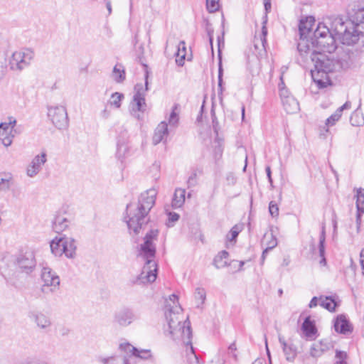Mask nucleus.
<instances>
[{"label": "nucleus", "mask_w": 364, "mask_h": 364, "mask_svg": "<svg viewBox=\"0 0 364 364\" xmlns=\"http://www.w3.org/2000/svg\"><path fill=\"white\" fill-rule=\"evenodd\" d=\"M23 364H48L47 362L36 358H28Z\"/></svg>", "instance_id": "6e6d98bb"}, {"label": "nucleus", "mask_w": 364, "mask_h": 364, "mask_svg": "<svg viewBox=\"0 0 364 364\" xmlns=\"http://www.w3.org/2000/svg\"><path fill=\"white\" fill-rule=\"evenodd\" d=\"M358 117L357 114H353L350 119L351 124L353 126H360L363 123V119H361L360 122H354V119Z\"/></svg>", "instance_id": "13d9d810"}, {"label": "nucleus", "mask_w": 364, "mask_h": 364, "mask_svg": "<svg viewBox=\"0 0 364 364\" xmlns=\"http://www.w3.org/2000/svg\"><path fill=\"white\" fill-rule=\"evenodd\" d=\"M70 220L64 215H58L53 222V229L57 233H60L68 228Z\"/></svg>", "instance_id": "5701e85b"}, {"label": "nucleus", "mask_w": 364, "mask_h": 364, "mask_svg": "<svg viewBox=\"0 0 364 364\" xmlns=\"http://www.w3.org/2000/svg\"><path fill=\"white\" fill-rule=\"evenodd\" d=\"M63 253L68 258H73L75 255L76 244L75 240L70 237H64Z\"/></svg>", "instance_id": "a878e982"}, {"label": "nucleus", "mask_w": 364, "mask_h": 364, "mask_svg": "<svg viewBox=\"0 0 364 364\" xmlns=\"http://www.w3.org/2000/svg\"><path fill=\"white\" fill-rule=\"evenodd\" d=\"M11 181L8 178H0V191H7L11 187Z\"/></svg>", "instance_id": "8fccbe9b"}, {"label": "nucleus", "mask_w": 364, "mask_h": 364, "mask_svg": "<svg viewBox=\"0 0 364 364\" xmlns=\"http://www.w3.org/2000/svg\"><path fill=\"white\" fill-rule=\"evenodd\" d=\"M223 151V141L219 138H216L214 141V150H213V155H214L215 161H219L222 158Z\"/></svg>", "instance_id": "c9c22d12"}, {"label": "nucleus", "mask_w": 364, "mask_h": 364, "mask_svg": "<svg viewBox=\"0 0 364 364\" xmlns=\"http://www.w3.org/2000/svg\"><path fill=\"white\" fill-rule=\"evenodd\" d=\"M264 6L265 11L269 12L271 9V0H264Z\"/></svg>", "instance_id": "052dcab7"}, {"label": "nucleus", "mask_w": 364, "mask_h": 364, "mask_svg": "<svg viewBox=\"0 0 364 364\" xmlns=\"http://www.w3.org/2000/svg\"><path fill=\"white\" fill-rule=\"evenodd\" d=\"M48 117L53 124L59 129H65L68 126V113L64 106L58 105L49 107Z\"/></svg>", "instance_id": "1a4fd4ad"}, {"label": "nucleus", "mask_w": 364, "mask_h": 364, "mask_svg": "<svg viewBox=\"0 0 364 364\" xmlns=\"http://www.w3.org/2000/svg\"><path fill=\"white\" fill-rule=\"evenodd\" d=\"M16 123V119L10 118L8 123L0 124V140L5 146H9L12 143L14 136L12 132Z\"/></svg>", "instance_id": "4468645a"}, {"label": "nucleus", "mask_w": 364, "mask_h": 364, "mask_svg": "<svg viewBox=\"0 0 364 364\" xmlns=\"http://www.w3.org/2000/svg\"><path fill=\"white\" fill-rule=\"evenodd\" d=\"M222 85H223V77H218V88L221 92L223 91Z\"/></svg>", "instance_id": "338daca9"}, {"label": "nucleus", "mask_w": 364, "mask_h": 364, "mask_svg": "<svg viewBox=\"0 0 364 364\" xmlns=\"http://www.w3.org/2000/svg\"><path fill=\"white\" fill-rule=\"evenodd\" d=\"M223 70L222 68L221 60L219 62V68H218V77H223Z\"/></svg>", "instance_id": "69168bd1"}, {"label": "nucleus", "mask_w": 364, "mask_h": 364, "mask_svg": "<svg viewBox=\"0 0 364 364\" xmlns=\"http://www.w3.org/2000/svg\"><path fill=\"white\" fill-rule=\"evenodd\" d=\"M150 171L153 172V177L155 178V179H157L159 178V171H160V164L158 162H155L153 164L151 167L150 168Z\"/></svg>", "instance_id": "603ef678"}, {"label": "nucleus", "mask_w": 364, "mask_h": 364, "mask_svg": "<svg viewBox=\"0 0 364 364\" xmlns=\"http://www.w3.org/2000/svg\"><path fill=\"white\" fill-rule=\"evenodd\" d=\"M136 319V316L134 311L128 308L121 309L114 316V322L122 327L130 325Z\"/></svg>", "instance_id": "2eb2a0df"}, {"label": "nucleus", "mask_w": 364, "mask_h": 364, "mask_svg": "<svg viewBox=\"0 0 364 364\" xmlns=\"http://www.w3.org/2000/svg\"><path fill=\"white\" fill-rule=\"evenodd\" d=\"M320 306L329 311H334L338 306L336 301L331 296H320Z\"/></svg>", "instance_id": "2f4dec72"}, {"label": "nucleus", "mask_w": 364, "mask_h": 364, "mask_svg": "<svg viewBox=\"0 0 364 364\" xmlns=\"http://www.w3.org/2000/svg\"><path fill=\"white\" fill-rule=\"evenodd\" d=\"M229 254L227 251L223 250L221 251L213 260V264L217 269L223 268L228 264L226 259L228 257Z\"/></svg>", "instance_id": "473e14b6"}, {"label": "nucleus", "mask_w": 364, "mask_h": 364, "mask_svg": "<svg viewBox=\"0 0 364 364\" xmlns=\"http://www.w3.org/2000/svg\"><path fill=\"white\" fill-rule=\"evenodd\" d=\"M314 23V18L311 16L306 19H301L299 25L300 40L297 45V50L302 58L308 60L309 51L310 50V42L309 36L313 37L312 26Z\"/></svg>", "instance_id": "423d86ee"}, {"label": "nucleus", "mask_w": 364, "mask_h": 364, "mask_svg": "<svg viewBox=\"0 0 364 364\" xmlns=\"http://www.w3.org/2000/svg\"><path fill=\"white\" fill-rule=\"evenodd\" d=\"M350 108V102H346L344 105L337 109L336 111L326 119V125L333 126L335 124V123L341 118L343 111Z\"/></svg>", "instance_id": "bb28decb"}, {"label": "nucleus", "mask_w": 364, "mask_h": 364, "mask_svg": "<svg viewBox=\"0 0 364 364\" xmlns=\"http://www.w3.org/2000/svg\"><path fill=\"white\" fill-rule=\"evenodd\" d=\"M269 211L272 217H277L279 215V207L274 201H271L269 205Z\"/></svg>", "instance_id": "09e8293b"}, {"label": "nucleus", "mask_w": 364, "mask_h": 364, "mask_svg": "<svg viewBox=\"0 0 364 364\" xmlns=\"http://www.w3.org/2000/svg\"><path fill=\"white\" fill-rule=\"evenodd\" d=\"M28 317L33 321L38 328L43 331H48L52 326V321L48 315L38 311L32 310L28 313Z\"/></svg>", "instance_id": "f8f14e48"}, {"label": "nucleus", "mask_w": 364, "mask_h": 364, "mask_svg": "<svg viewBox=\"0 0 364 364\" xmlns=\"http://www.w3.org/2000/svg\"><path fill=\"white\" fill-rule=\"evenodd\" d=\"M281 98L283 107L287 113H296L299 109V102L294 97L287 96V97H284V91H282Z\"/></svg>", "instance_id": "6ab92c4d"}, {"label": "nucleus", "mask_w": 364, "mask_h": 364, "mask_svg": "<svg viewBox=\"0 0 364 364\" xmlns=\"http://www.w3.org/2000/svg\"><path fill=\"white\" fill-rule=\"evenodd\" d=\"M186 53V47L184 41H181L178 46V51L176 53L177 58H180V59H176V61L179 65H183V60L185 59Z\"/></svg>", "instance_id": "e433bc0d"}, {"label": "nucleus", "mask_w": 364, "mask_h": 364, "mask_svg": "<svg viewBox=\"0 0 364 364\" xmlns=\"http://www.w3.org/2000/svg\"><path fill=\"white\" fill-rule=\"evenodd\" d=\"M318 300H319V299L318 297L314 296L311 299V301H310V303L309 304V308H314V307H316L318 305Z\"/></svg>", "instance_id": "bf43d9fd"}, {"label": "nucleus", "mask_w": 364, "mask_h": 364, "mask_svg": "<svg viewBox=\"0 0 364 364\" xmlns=\"http://www.w3.org/2000/svg\"><path fill=\"white\" fill-rule=\"evenodd\" d=\"M186 191L182 188H177L175 191L172 200V207L174 208H181L185 202Z\"/></svg>", "instance_id": "cd10ccee"}, {"label": "nucleus", "mask_w": 364, "mask_h": 364, "mask_svg": "<svg viewBox=\"0 0 364 364\" xmlns=\"http://www.w3.org/2000/svg\"><path fill=\"white\" fill-rule=\"evenodd\" d=\"M103 364H129V359L124 357L112 356L101 359Z\"/></svg>", "instance_id": "f704fd0d"}, {"label": "nucleus", "mask_w": 364, "mask_h": 364, "mask_svg": "<svg viewBox=\"0 0 364 364\" xmlns=\"http://www.w3.org/2000/svg\"><path fill=\"white\" fill-rule=\"evenodd\" d=\"M326 350V348L323 347L322 342L314 343L310 349V355L313 358H318L320 357Z\"/></svg>", "instance_id": "4c0bfd02"}, {"label": "nucleus", "mask_w": 364, "mask_h": 364, "mask_svg": "<svg viewBox=\"0 0 364 364\" xmlns=\"http://www.w3.org/2000/svg\"><path fill=\"white\" fill-rule=\"evenodd\" d=\"M112 78L117 83L122 82L126 78L125 70L122 64H117L112 70Z\"/></svg>", "instance_id": "7c9ffc66"}, {"label": "nucleus", "mask_w": 364, "mask_h": 364, "mask_svg": "<svg viewBox=\"0 0 364 364\" xmlns=\"http://www.w3.org/2000/svg\"><path fill=\"white\" fill-rule=\"evenodd\" d=\"M148 90V72L145 75V88L142 84H136L134 86V95L129 105L130 114L134 118L140 120L143 118V114L146 111L145 102L146 92Z\"/></svg>", "instance_id": "39448f33"}, {"label": "nucleus", "mask_w": 364, "mask_h": 364, "mask_svg": "<svg viewBox=\"0 0 364 364\" xmlns=\"http://www.w3.org/2000/svg\"><path fill=\"white\" fill-rule=\"evenodd\" d=\"M178 109V105H175L173 107V110L171 113L170 114L169 118H168V123L171 126H176L178 122V114L176 112V110Z\"/></svg>", "instance_id": "a18cd8bd"}, {"label": "nucleus", "mask_w": 364, "mask_h": 364, "mask_svg": "<svg viewBox=\"0 0 364 364\" xmlns=\"http://www.w3.org/2000/svg\"><path fill=\"white\" fill-rule=\"evenodd\" d=\"M35 56L34 51L30 48H22L14 52L9 60V66L13 71H22L28 68Z\"/></svg>", "instance_id": "0eeeda50"}, {"label": "nucleus", "mask_w": 364, "mask_h": 364, "mask_svg": "<svg viewBox=\"0 0 364 364\" xmlns=\"http://www.w3.org/2000/svg\"><path fill=\"white\" fill-rule=\"evenodd\" d=\"M164 315L166 324L164 330L166 336L176 342H181L189 348L194 359L192 364H200L192 346L191 323L188 317L184 319L177 295L171 294L168 299H166Z\"/></svg>", "instance_id": "f03ea898"}, {"label": "nucleus", "mask_w": 364, "mask_h": 364, "mask_svg": "<svg viewBox=\"0 0 364 364\" xmlns=\"http://www.w3.org/2000/svg\"><path fill=\"white\" fill-rule=\"evenodd\" d=\"M325 239H326V237H325V232H324V230H323L321 232V234L320 237H319L318 249H319V255L322 257L321 261H320V264H323V265H325L326 263V259L324 257V253H325L324 242H325Z\"/></svg>", "instance_id": "58836bf2"}, {"label": "nucleus", "mask_w": 364, "mask_h": 364, "mask_svg": "<svg viewBox=\"0 0 364 364\" xmlns=\"http://www.w3.org/2000/svg\"><path fill=\"white\" fill-rule=\"evenodd\" d=\"M336 40L326 23H319L313 32L308 57L314 63V69L311 73L319 88L326 87L330 84L328 73L333 72L335 64L334 60L325 53L331 54L336 50Z\"/></svg>", "instance_id": "f257e3e1"}, {"label": "nucleus", "mask_w": 364, "mask_h": 364, "mask_svg": "<svg viewBox=\"0 0 364 364\" xmlns=\"http://www.w3.org/2000/svg\"><path fill=\"white\" fill-rule=\"evenodd\" d=\"M16 256L8 252L0 255V269L4 272L12 270L16 267Z\"/></svg>", "instance_id": "a211bd4d"}, {"label": "nucleus", "mask_w": 364, "mask_h": 364, "mask_svg": "<svg viewBox=\"0 0 364 364\" xmlns=\"http://www.w3.org/2000/svg\"><path fill=\"white\" fill-rule=\"evenodd\" d=\"M352 22L357 26L364 29V2L355 6L351 14Z\"/></svg>", "instance_id": "4be33fe9"}, {"label": "nucleus", "mask_w": 364, "mask_h": 364, "mask_svg": "<svg viewBox=\"0 0 364 364\" xmlns=\"http://www.w3.org/2000/svg\"><path fill=\"white\" fill-rule=\"evenodd\" d=\"M208 35L209 36V41L210 43L211 46H213V28H207Z\"/></svg>", "instance_id": "680f3d73"}, {"label": "nucleus", "mask_w": 364, "mask_h": 364, "mask_svg": "<svg viewBox=\"0 0 364 364\" xmlns=\"http://www.w3.org/2000/svg\"><path fill=\"white\" fill-rule=\"evenodd\" d=\"M269 250L267 249V248H265L263 252H262V257H261V259H262V263L264 262V259H265V257H266V255L268 253Z\"/></svg>", "instance_id": "0e129e2a"}, {"label": "nucleus", "mask_w": 364, "mask_h": 364, "mask_svg": "<svg viewBox=\"0 0 364 364\" xmlns=\"http://www.w3.org/2000/svg\"><path fill=\"white\" fill-rule=\"evenodd\" d=\"M327 23L329 24L328 29L331 33L338 40L341 35L346 32L350 26L349 24L353 23V22L345 21L342 18L336 16L328 18Z\"/></svg>", "instance_id": "ddd939ff"}, {"label": "nucleus", "mask_w": 364, "mask_h": 364, "mask_svg": "<svg viewBox=\"0 0 364 364\" xmlns=\"http://www.w3.org/2000/svg\"><path fill=\"white\" fill-rule=\"evenodd\" d=\"M348 29L338 39L344 45L350 46L355 44L360 38L364 37V31L354 23H350Z\"/></svg>", "instance_id": "9b49d317"}, {"label": "nucleus", "mask_w": 364, "mask_h": 364, "mask_svg": "<svg viewBox=\"0 0 364 364\" xmlns=\"http://www.w3.org/2000/svg\"><path fill=\"white\" fill-rule=\"evenodd\" d=\"M301 330L305 336L309 339L313 338V337L315 336L316 333V328L314 322L311 320L309 316L304 319L301 326Z\"/></svg>", "instance_id": "393cba45"}, {"label": "nucleus", "mask_w": 364, "mask_h": 364, "mask_svg": "<svg viewBox=\"0 0 364 364\" xmlns=\"http://www.w3.org/2000/svg\"><path fill=\"white\" fill-rule=\"evenodd\" d=\"M187 183L188 187L195 186L196 185L197 174L196 172H193L191 174V176L188 178Z\"/></svg>", "instance_id": "864d4df0"}, {"label": "nucleus", "mask_w": 364, "mask_h": 364, "mask_svg": "<svg viewBox=\"0 0 364 364\" xmlns=\"http://www.w3.org/2000/svg\"><path fill=\"white\" fill-rule=\"evenodd\" d=\"M36 265L35 255L31 250H27L16 255V267H18L22 272L29 274L33 272Z\"/></svg>", "instance_id": "9d476101"}, {"label": "nucleus", "mask_w": 364, "mask_h": 364, "mask_svg": "<svg viewBox=\"0 0 364 364\" xmlns=\"http://www.w3.org/2000/svg\"><path fill=\"white\" fill-rule=\"evenodd\" d=\"M349 50L345 51L343 56L340 57L336 61L334 60L335 68L333 71L336 70L337 67H340L342 69H347L350 67L352 60L349 55Z\"/></svg>", "instance_id": "c756f323"}, {"label": "nucleus", "mask_w": 364, "mask_h": 364, "mask_svg": "<svg viewBox=\"0 0 364 364\" xmlns=\"http://www.w3.org/2000/svg\"><path fill=\"white\" fill-rule=\"evenodd\" d=\"M119 348L122 351H124L127 353H130L132 355H134V354L136 353V352H137V348L129 343H121L119 345Z\"/></svg>", "instance_id": "c03bdc74"}, {"label": "nucleus", "mask_w": 364, "mask_h": 364, "mask_svg": "<svg viewBox=\"0 0 364 364\" xmlns=\"http://www.w3.org/2000/svg\"><path fill=\"white\" fill-rule=\"evenodd\" d=\"M47 161V154L43 151L41 154L36 155L27 167L26 173L29 177H34L42 169L43 166Z\"/></svg>", "instance_id": "dca6fc26"}, {"label": "nucleus", "mask_w": 364, "mask_h": 364, "mask_svg": "<svg viewBox=\"0 0 364 364\" xmlns=\"http://www.w3.org/2000/svg\"><path fill=\"white\" fill-rule=\"evenodd\" d=\"M135 357L140 358L144 360L149 359L151 357V353L150 350L148 349H138L137 352L134 354Z\"/></svg>", "instance_id": "de8ad7c7"}, {"label": "nucleus", "mask_w": 364, "mask_h": 364, "mask_svg": "<svg viewBox=\"0 0 364 364\" xmlns=\"http://www.w3.org/2000/svg\"><path fill=\"white\" fill-rule=\"evenodd\" d=\"M356 207H357V215H356V225L357 232H360V224H361V214L364 213V190L358 191L356 195Z\"/></svg>", "instance_id": "412c9836"}, {"label": "nucleus", "mask_w": 364, "mask_h": 364, "mask_svg": "<svg viewBox=\"0 0 364 364\" xmlns=\"http://www.w3.org/2000/svg\"><path fill=\"white\" fill-rule=\"evenodd\" d=\"M335 331L338 333L346 334L352 331L351 326L345 316L339 315L334 322Z\"/></svg>", "instance_id": "aec40b11"}, {"label": "nucleus", "mask_w": 364, "mask_h": 364, "mask_svg": "<svg viewBox=\"0 0 364 364\" xmlns=\"http://www.w3.org/2000/svg\"><path fill=\"white\" fill-rule=\"evenodd\" d=\"M124 98V95L119 92H114L111 95L109 103L116 108L121 107V101Z\"/></svg>", "instance_id": "a19ab883"}, {"label": "nucleus", "mask_w": 364, "mask_h": 364, "mask_svg": "<svg viewBox=\"0 0 364 364\" xmlns=\"http://www.w3.org/2000/svg\"><path fill=\"white\" fill-rule=\"evenodd\" d=\"M179 219V215L176 213L170 212L168 213V219L167 225L168 226H173V223L178 221Z\"/></svg>", "instance_id": "3c124183"}, {"label": "nucleus", "mask_w": 364, "mask_h": 364, "mask_svg": "<svg viewBox=\"0 0 364 364\" xmlns=\"http://www.w3.org/2000/svg\"><path fill=\"white\" fill-rule=\"evenodd\" d=\"M64 237H56L50 242V250L55 256H60L63 253Z\"/></svg>", "instance_id": "c85d7f7f"}, {"label": "nucleus", "mask_w": 364, "mask_h": 364, "mask_svg": "<svg viewBox=\"0 0 364 364\" xmlns=\"http://www.w3.org/2000/svg\"><path fill=\"white\" fill-rule=\"evenodd\" d=\"M265 170H266V173H267V176L269 182L270 183L271 186H272V178L271 176V168L269 166H267Z\"/></svg>", "instance_id": "e2e57ef3"}, {"label": "nucleus", "mask_w": 364, "mask_h": 364, "mask_svg": "<svg viewBox=\"0 0 364 364\" xmlns=\"http://www.w3.org/2000/svg\"><path fill=\"white\" fill-rule=\"evenodd\" d=\"M264 241H266V248H267L269 250H272L277 245V238L272 234L264 235Z\"/></svg>", "instance_id": "79ce46f5"}, {"label": "nucleus", "mask_w": 364, "mask_h": 364, "mask_svg": "<svg viewBox=\"0 0 364 364\" xmlns=\"http://www.w3.org/2000/svg\"><path fill=\"white\" fill-rule=\"evenodd\" d=\"M279 342L282 348L286 360L288 362H294L297 355V348L293 343H287L284 338L279 336Z\"/></svg>", "instance_id": "f3484780"}, {"label": "nucleus", "mask_w": 364, "mask_h": 364, "mask_svg": "<svg viewBox=\"0 0 364 364\" xmlns=\"http://www.w3.org/2000/svg\"><path fill=\"white\" fill-rule=\"evenodd\" d=\"M196 298L200 299L203 304L205 299V292L203 289L198 288L196 291Z\"/></svg>", "instance_id": "5fc2aeb1"}, {"label": "nucleus", "mask_w": 364, "mask_h": 364, "mask_svg": "<svg viewBox=\"0 0 364 364\" xmlns=\"http://www.w3.org/2000/svg\"><path fill=\"white\" fill-rule=\"evenodd\" d=\"M41 279L43 282L41 287L43 294H53L59 289L60 278L50 267H45L42 269Z\"/></svg>", "instance_id": "6e6552de"}, {"label": "nucleus", "mask_w": 364, "mask_h": 364, "mask_svg": "<svg viewBox=\"0 0 364 364\" xmlns=\"http://www.w3.org/2000/svg\"><path fill=\"white\" fill-rule=\"evenodd\" d=\"M157 192L150 188L141 193L136 204L127 205L128 219L126 220L130 233L138 235L141 229L147 225L149 218V213L155 204Z\"/></svg>", "instance_id": "7ed1b4c3"}, {"label": "nucleus", "mask_w": 364, "mask_h": 364, "mask_svg": "<svg viewBox=\"0 0 364 364\" xmlns=\"http://www.w3.org/2000/svg\"><path fill=\"white\" fill-rule=\"evenodd\" d=\"M159 231L156 229L148 232L144 242L141 244L139 256L146 262L139 275L130 279L132 284H141L154 282L157 277V264L154 260L156 255V246L154 242L157 240Z\"/></svg>", "instance_id": "20e7f679"}, {"label": "nucleus", "mask_w": 364, "mask_h": 364, "mask_svg": "<svg viewBox=\"0 0 364 364\" xmlns=\"http://www.w3.org/2000/svg\"><path fill=\"white\" fill-rule=\"evenodd\" d=\"M206 6L209 12L213 13L219 9V0H206Z\"/></svg>", "instance_id": "49530a36"}, {"label": "nucleus", "mask_w": 364, "mask_h": 364, "mask_svg": "<svg viewBox=\"0 0 364 364\" xmlns=\"http://www.w3.org/2000/svg\"><path fill=\"white\" fill-rule=\"evenodd\" d=\"M262 33L263 38H261L260 41H261V46H262V49L264 50V43L266 42L265 37H266V35L267 34V30L264 26H263V27H262Z\"/></svg>", "instance_id": "4d7b16f0"}, {"label": "nucleus", "mask_w": 364, "mask_h": 364, "mask_svg": "<svg viewBox=\"0 0 364 364\" xmlns=\"http://www.w3.org/2000/svg\"><path fill=\"white\" fill-rule=\"evenodd\" d=\"M129 151V147L125 141H118L116 156L119 160L124 159Z\"/></svg>", "instance_id": "72a5a7b5"}, {"label": "nucleus", "mask_w": 364, "mask_h": 364, "mask_svg": "<svg viewBox=\"0 0 364 364\" xmlns=\"http://www.w3.org/2000/svg\"><path fill=\"white\" fill-rule=\"evenodd\" d=\"M348 355L346 352L336 350L334 364H348L346 361Z\"/></svg>", "instance_id": "ea45409f"}, {"label": "nucleus", "mask_w": 364, "mask_h": 364, "mask_svg": "<svg viewBox=\"0 0 364 364\" xmlns=\"http://www.w3.org/2000/svg\"><path fill=\"white\" fill-rule=\"evenodd\" d=\"M241 231V228L238 225H235L230 230L229 234L227 235V239L230 242H235L236 238L237 237L240 232Z\"/></svg>", "instance_id": "37998d69"}, {"label": "nucleus", "mask_w": 364, "mask_h": 364, "mask_svg": "<svg viewBox=\"0 0 364 364\" xmlns=\"http://www.w3.org/2000/svg\"><path fill=\"white\" fill-rule=\"evenodd\" d=\"M168 134V124L166 122H161L155 129L152 141L154 145L162 141L165 136Z\"/></svg>", "instance_id": "b1692460"}, {"label": "nucleus", "mask_w": 364, "mask_h": 364, "mask_svg": "<svg viewBox=\"0 0 364 364\" xmlns=\"http://www.w3.org/2000/svg\"><path fill=\"white\" fill-rule=\"evenodd\" d=\"M70 331L69 329L66 328H63L61 330H60V333H61V335L63 336H67L68 335Z\"/></svg>", "instance_id": "774afa93"}]
</instances>
